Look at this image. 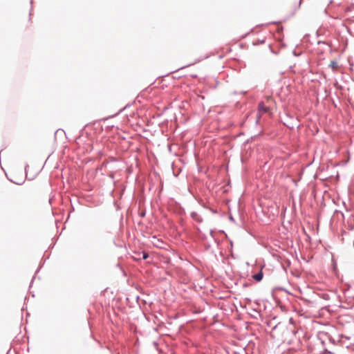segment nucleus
<instances>
[{"label":"nucleus","instance_id":"423d86ee","mask_svg":"<svg viewBox=\"0 0 354 354\" xmlns=\"http://www.w3.org/2000/svg\"><path fill=\"white\" fill-rule=\"evenodd\" d=\"M27 17H28V21H30V12L28 13Z\"/></svg>","mask_w":354,"mask_h":354},{"label":"nucleus","instance_id":"20e7f679","mask_svg":"<svg viewBox=\"0 0 354 354\" xmlns=\"http://www.w3.org/2000/svg\"><path fill=\"white\" fill-rule=\"evenodd\" d=\"M272 101V99L271 97H267L266 99V103L269 104Z\"/></svg>","mask_w":354,"mask_h":354},{"label":"nucleus","instance_id":"f257e3e1","mask_svg":"<svg viewBox=\"0 0 354 354\" xmlns=\"http://www.w3.org/2000/svg\"><path fill=\"white\" fill-rule=\"evenodd\" d=\"M259 111L262 113H267L270 111V107L266 105L265 102H261L259 104Z\"/></svg>","mask_w":354,"mask_h":354},{"label":"nucleus","instance_id":"39448f33","mask_svg":"<svg viewBox=\"0 0 354 354\" xmlns=\"http://www.w3.org/2000/svg\"><path fill=\"white\" fill-rule=\"evenodd\" d=\"M147 258H148V254H147V253H144V254H143V259H147Z\"/></svg>","mask_w":354,"mask_h":354},{"label":"nucleus","instance_id":"7ed1b4c3","mask_svg":"<svg viewBox=\"0 0 354 354\" xmlns=\"http://www.w3.org/2000/svg\"><path fill=\"white\" fill-rule=\"evenodd\" d=\"M253 278H254L256 281H260L262 279V278H263V273H262V272H259L258 274H254V275L253 276Z\"/></svg>","mask_w":354,"mask_h":354},{"label":"nucleus","instance_id":"f03ea898","mask_svg":"<svg viewBox=\"0 0 354 354\" xmlns=\"http://www.w3.org/2000/svg\"><path fill=\"white\" fill-rule=\"evenodd\" d=\"M329 67H330L333 71H337L339 68V64L336 61H332L329 64Z\"/></svg>","mask_w":354,"mask_h":354}]
</instances>
